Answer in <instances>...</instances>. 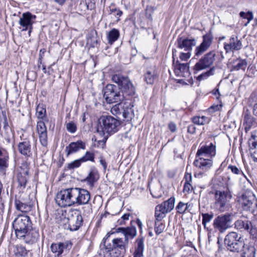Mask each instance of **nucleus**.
<instances>
[{
  "label": "nucleus",
  "mask_w": 257,
  "mask_h": 257,
  "mask_svg": "<svg viewBox=\"0 0 257 257\" xmlns=\"http://www.w3.org/2000/svg\"><path fill=\"white\" fill-rule=\"evenodd\" d=\"M213 214L212 213H203L202 214V224L205 225L206 223H209L210 221L213 218Z\"/></svg>",
  "instance_id": "nucleus-47"
},
{
  "label": "nucleus",
  "mask_w": 257,
  "mask_h": 257,
  "mask_svg": "<svg viewBox=\"0 0 257 257\" xmlns=\"http://www.w3.org/2000/svg\"><path fill=\"white\" fill-rule=\"evenodd\" d=\"M118 103L113 106L111 108V112L113 115H116L121 113L119 106L121 105L120 102H117Z\"/></svg>",
  "instance_id": "nucleus-53"
},
{
  "label": "nucleus",
  "mask_w": 257,
  "mask_h": 257,
  "mask_svg": "<svg viewBox=\"0 0 257 257\" xmlns=\"http://www.w3.org/2000/svg\"><path fill=\"white\" fill-rule=\"evenodd\" d=\"M29 229H27V232L24 237L26 243L32 244L37 240L39 237L38 230L32 226H27Z\"/></svg>",
  "instance_id": "nucleus-22"
},
{
  "label": "nucleus",
  "mask_w": 257,
  "mask_h": 257,
  "mask_svg": "<svg viewBox=\"0 0 257 257\" xmlns=\"http://www.w3.org/2000/svg\"><path fill=\"white\" fill-rule=\"evenodd\" d=\"M30 218L27 215H19L13 221L12 225H29Z\"/></svg>",
  "instance_id": "nucleus-30"
},
{
  "label": "nucleus",
  "mask_w": 257,
  "mask_h": 257,
  "mask_svg": "<svg viewBox=\"0 0 257 257\" xmlns=\"http://www.w3.org/2000/svg\"><path fill=\"white\" fill-rule=\"evenodd\" d=\"M37 129L41 144L43 146H46L47 145V131L45 123L42 120L38 121Z\"/></svg>",
  "instance_id": "nucleus-20"
},
{
  "label": "nucleus",
  "mask_w": 257,
  "mask_h": 257,
  "mask_svg": "<svg viewBox=\"0 0 257 257\" xmlns=\"http://www.w3.org/2000/svg\"><path fill=\"white\" fill-rule=\"evenodd\" d=\"M192 189V186L190 183L185 182L184 185L183 192L184 193H189Z\"/></svg>",
  "instance_id": "nucleus-57"
},
{
  "label": "nucleus",
  "mask_w": 257,
  "mask_h": 257,
  "mask_svg": "<svg viewBox=\"0 0 257 257\" xmlns=\"http://www.w3.org/2000/svg\"><path fill=\"white\" fill-rule=\"evenodd\" d=\"M99 178L97 171L94 169H91L87 176L83 180V182H85L90 188H92Z\"/></svg>",
  "instance_id": "nucleus-23"
},
{
  "label": "nucleus",
  "mask_w": 257,
  "mask_h": 257,
  "mask_svg": "<svg viewBox=\"0 0 257 257\" xmlns=\"http://www.w3.org/2000/svg\"><path fill=\"white\" fill-rule=\"evenodd\" d=\"M176 69L180 71L186 72L188 70V67L186 63H180L178 61L176 62Z\"/></svg>",
  "instance_id": "nucleus-48"
},
{
  "label": "nucleus",
  "mask_w": 257,
  "mask_h": 257,
  "mask_svg": "<svg viewBox=\"0 0 257 257\" xmlns=\"http://www.w3.org/2000/svg\"><path fill=\"white\" fill-rule=\"evenodd\" d=\"M165 229V226H156L155 227V231L157 235L160 234L162 233Z\"/></svg>",
  "instance_id": "nucleus-60"
},
{
  "label": "nucleus",
  "mask_w": 257,
  "mask_h": 257,
  "mask_svg": "<svg viewBox=\"0 0 257 257\" xmlns=\"http://www.w3.org/2000/svg\"><path fill=\"white\" fill-rule=\"evenodd\" d=\"M35 19L36 16L30 12L23 13L19 21V24L22 27V31L29 30V32L30 33Z\"/></svg>",
  "instance_id": "nucleus-15"
},
{
  "label": "nucleus",
  "mask_w": 257,
  "mask_h": 257,
  "mask_svg": "<svg viewBox=\"0 0 257 257\" xmlns=\"http://www.w3.org/2000/svg\"><path fill=\"white\" fill-rule=\"evenodd\" d=\"M112 80L118 84H107L103 89V96L108 103L121 102L128 99L130 96L135 93V88L126 76L115 74L112 77Z\"/></svg>",
  "instance_id": "nucleus-1"
},
{
  "label": "nucleus",
  "mask_w": 257,
  "mask_h": 257,
  "mask_svg": "<svg viewBox=\"0 0 257 257\" xmlns=\"http://www.w3.org/2000/svg\"><path fill=\"white\" fill-rule=\"evenodd\" d=\"M213 37L211 34L208 33L203 36V41L195 50V56L199 57L206 52L213 42Z\"/></svg>",
  "instance_id": "nucleus-14"
},
{
  "label": "nucleus",
  "mask_w": 257,
  "mask_h": 257,
  "mask_svg": "<svg viewBox=\"0 0 257 257\" xmlns=\"http://www.w3.org/2000/svg\"><path fill=\"white\" fill-rule=\"evenodd\" d=\"M155 76L154 74H153L151 71H148L145 74L144 78L145 81L148 84H153L154 80H155Z\"/></svg>",
  "instance_id": "nucleus-44"
},
{
  "label": "nucleus",
  "mask_w": 257,
  "mask_h": 257,
  "mask_svg": "<svg viewBox=\"0 0 257 257\" xmlns=\"http://www.w3.org/2000/svg\"><path fill=\"white\" fill-rule=\"evenodd\" d=\"M79 227L80 226H67L65 229L70 231H76L79 229Z\"/></svg>",
  "instance_id": "nucleus-64"
},
{
  "label": "nucleus",
  "mask_w": 257,
  "mask_h": 257,
  "mask_svg": "<svg viewBox=\"0 0 257 257\" xmlns=\"http://www.w3.org/2000/svg\"><path fill=\"white\" fill-rule=\"evenodd\" d=\"M17 237H25L29 227L27 226H12Z\"/></svg>",
  "instance_id": "nucleus-32"
},
{
  "label": "nucleus",
  "mask_w": 257,
  "mask_h": 257,
  "mask_svg": "<svg viewBox=\"0 0 257 257\" xmlns=\"http://www.w3.org/2000/svg\"><path fill=\"white\" fill-rule=\"evenodd\" d=\"M243 47L241 39L235 35H232L228 41L224 43V49L226 53L241 50Z\"/></svg>",
  "instance_id": "nucleus-13"
},
{
  "label": "nucleus",
  "mask_w": 257,
  "mask_h": 257,
  "mask_svg": "<svg viewBox=\"0 0 257 257\" xmlns=\"http://www.w3.org/2000/svg\"><path fill=\"white\" fill-rule=\"evenodd\" d=\"M130 215V214H124L120 219L118 220V221L120 225H122V224H125L126 221L129 219V217Z\"/></svg>",
  "instance_id": "nucleus-56"
},
{
  "label": "nucleus",
  "mask_w": 257,
  "mask_h": 257,
  "mask_svg": "<svg viewBox=\"0 0 257 257\" xmlns=\"http://www.w3.org/2000/svg\"><path fill=\"white\" fill-rule=\"evenodd\" d=\"M72 197L73 206L81 205L88 204L90 199V194L86 189L72 188Z\"/></svg>",
  "instance_id": "nucleus-7"
},
{
  "label": "nucleus",
  "mask_w": 257,
  "mask_h": 257,
  "mask_svg": "<svg viewBox=\"0 0 257 257\" xmlns=\"http://www.w3.org/2000/svg\"><path fill=\"white\" fill-rule=\"evenodd\" d=\"M46 110L42 105H38L36 108V115L38 118L43 119L46 115Z\"/></svg>",
  "instance_id": "nucleus-40"
},
{
  "label": "nucleus",
  "mask_w": 257,
  "mask_h": 257,
  "mask_svg": "<svg viewBox=\"0 0 257 257\" xmlns=\"http://www.w3.org/2000/svg\"><path fill=\"white\" fill-rule=\"evenodd\" d=\"M85 149V144L81 140L76 142H71L65 148L66 156L68 157L70 154L75 153L80 149L84 150Z\"/></svg>",
  "instance_id": "nucleus-21"
},
{
  "label": "nucleus",
  "mask_w": 257,
  "mask_h": 257,
  "mask_svg": "<svg viewBox=\"0 0 257 257\" xmlns=\"http://www.w3.org/2000/svg\"><path fill=\"white\" fill-rule=\"evenodd\" d=\"M221 226H204V228L208 231V237L210 240L211 237L215 236L218 229Z\"/></svg>",
  "instance_id": "nucleus-36"
},
{
  "label": "nucleus",
  "mask_w": 257,
  "mask_h": 257,
  "mask_svg": "<svg viewBox=\"0 0 257 257\" xmlns=\"http://www.w3.org/2000/svg\"><path fill=\"white\" fill-rule=\"evenodd\" d=\"M212 160L211 159L197 156L193 163L195 166L204 171L209 170L212 167Z\"/></svg>",
  "instance_id": "nucleus-18"
},
{
  "label": "nucleus",
  "mask_w": 257,
  "mask_h": 257,
  "mask_svg": "<svg viewBox=\"0 0 257 257\" xmlns=\"http://www.w3.org/2000/svg\"><path fill=\"white\" fill-rule=\"evenodd\" d=\"M60 243L63 250L64 249L70 250L72 247V243L71 241L67 240L64 242H60Z\"/></svg>",
  "instance_id": "nucleus-55"
},
{
  "label": "nucleus",
  "mask_w": 257,
  "mask_h": 257,
  "mask_svg": "<svg viewBox=\"0 0 257 257\" xmlns=\"http://www.w3.org/2000/svg\"><path fill=\"white\" fill-rule=\"evenodd\" d=\"M51 250L55 254V256L59 257L64 251L60 242L53 243L50 246Z\"/></svg>",
  "instance_id": "nucleus-33"
},
{
  "label": "nucleus",
  "mask_w": 257,
  "mask_h": 257,
  "mask_svg": "<svg viewBox=\"0 0 257 257\" xmlns=\"http://www.w3.org/2000/svg\"><path fill=\"white\" fill-rule=\"evenodd\" d=\"M15 204L16 209L22 212H28L31 210L32 207V205L31 204H27L25 202H23L19 200H16Z\"/></svg>",
  "instance_id": "nucleus-27"
},
{
  "label": "nucleus",
  "mask_w": 257,
  "mask_h": 257,
  "mask_svg": "<svg viewBox=\"0 0 257 257\" xmlns=\"http://www.w3.org/2000/svg\"><path fill=\"white\" fill-rule=\"evenodd\" d=\"M232 198L229 190L216 191L215 193V207L220 211H224L229 207V202Z\"/></svg>",
  "instance_id": "nucleus-6"
},
{
  "label": "nucleus",
  "mask_w": 257,
  "mask_h": 257,
  "mask_svg": "<svg viewBox=\"0 0 257 257\" xmlns=\"http://www.w3.org/2000/svg\"><path fill=\"white\" fill-rule=\"evenodd\" d=\"M29 250L22 245H17L15 247L14 252L17 256L25 257L27 256Z\"/></svg>",
  "instance_id": "nucleus-34"
},
{
  "label": "nucleus",
  "mask_w": 257,
  "mask_h": 257,
  "mask_svg": "<svg viewBox=\"0 0 257 257\" xmlns=\"http://www.w3.org/2000/svg\"><path fill=\"white\" fill-rule=\"evenodd\" d=\"M233 218V215L229 214L218 216L214 220L213 225H228L231 223Z\"/></svg>",
  "instance_id": "nucleus-24"
},
{
  "label": "nucleus",
  "mask_w": 257,
  "mask_h": 257,
  "mask_svg": "<svg viewBox=\"0 0 257 257\" xmlns=\"http://www.w3.org/2000/svg\"><path fill=\"white\" fill-rule=\"evenodd\" d=\"M224 243L229 250L234 252H240L246 245L241 235L234 232H230L226 236Z\"/></svg>",
  "instance_id": "nucleus-5"
},
{
  "label": "nucleus",
  "mask_w": 257,
  "mask_h": 257,
  "mask_svg": "<svg viewBox=\"0 0 257 257\" xmlns=\"http://www.w3.org/2000/svg\"><path fill=\"white\" fill-rule=\"evenodd\" d=\"M87 8L88 10H92L95 8V3L92 2V0H84Z\"/></svg>",
  "instance_id": "nucleus-58"
},
{
  "label": "nucleus",
  "mask_w": 257,
  "mask_h": 257,
  "mask_svg": "<svg viewBox=\"0 0 257 257\" xmlns=\"http://www.w3.org/2000/svg\"><path fill=\"white\" fill-rule=\"evenodd\" d=\"M97 132L102 135H111L116 133L119 128L120 122L110 115L102 116L99 119Z\"/></svg>",
  "instance_id": "nucleus-3"
},
{
  "label": "nucleus",
  "mask_w": 257,
  "mask_h": 257,
  "mask_svg": "<svg viewBox=\"0 0 257 257\" xmlns=\"http://www.w3.org/2000/svg\"><path fill=\"white\" fill-rule=\"evenodd\" d=\"M82 162L87 161L94 162V153L87 151L86 152L84 156L80 158Z\"/></svg>",
  "instance_id": "nucleus-42"
},
{
  "label": "nucleus",
  "mask_w": 257,
  "mask_h": 257,
  "mask_svg": "<svg viewBox=\"0 0 257 257\" xmlns=\"http://www.w3.org/2000/svg\"><path fill=\"white\" fill-rule=\"evenodd\" d=\"M251 157L253 158L254 161H257V149L250 151Z\"/></svg>",
  "instance_id": "nucleus-63"
},
{
  "label": "nucleus",
  "mask_w": 257,
  "mask_h": 257,
  "mask_svg": "<svg viewBox=\"0 0 257 257\" xmlns=\"http://www.w3.org/2000/svg\"><path fill=\"white\" fill-rule=\"evenodd\" d=\"M239 15L241 18L247 19L248 20L247 23H249L250 21L253 19V15L252 12H248L247 13L244 12H241Z\"/></svg>",
  "instance_id": "nucleus-49"
},
{
  "label": "nucleus",
  "mask_w": 257,
  "mask_h": 257,
  "mask_svg": "<svg viewBox=\"0 0 257 257\" xmlns=\"http://www.w3.org/2000/svg\"><path fill=\"white\" fill-rule=\"evenodd\" d=\"M243 117L242 125L245 133H247L252 127L255 126V119L252 116L248 109L244 110Z\"/></svg>",
  "instance_id": "nucleus-17"
},
{
  "label": "nucleus",
  "mask_w": 257,
  "mask_h": 257,
  "mask_svg": "<svg viewBox=\"0 0 257 257\" xmlns=\"http://www.w3.org/2000/svg\"><path fill=\"white\" fill-rule=\"evenodd\" d=\"M83 222V218L81 215H78L76 216V225H81Z\"/></svg>",
  "instance_id": "nucleus-62"
},
{
  "label": "nucleus",
  "mask_w": 257,
  "mask_h": 257,
  "mask_svg": "<svg viewBox=\"0 0 257 257\" xmlns=\"http://www.w3.org/2000/svg\"><path fill=\"white\" fill-rule=\"evenodd\" d=\"M175 200L174 197H171L162 203L156 206L155 215L156 221L162 220L167 213L171 212L173 209Z\"/></svg>",
  "instance_id": "nucleus-8"
},
{
  "label": "nucleus",
  "mask_w": 257,
  "mask_h": 257,
  "mask_svg": "<svg viewBox=\"0 0 257 257\" xmlns=\"http://www.w3.org/2000/svg\"><path fill=\"white\" fill-rule=\"evenodd\" d=\"M82 163L83 162L81 161V159L74 160L68 164L67 168L71 170L78 168L81 165Z\"/></svg>",
  "instance_id": "nucleus-46"
},
{
  "label": "nucleus",
  "mask_w": 257,
  "mask_h": 257,
  "mask_svg": "<svg viewBox=\"0 0 257 257\" xmlns=\"http://www.w3.org/2000/svg\"><path fill=\"white\" fill-rule=\"evenodd\" d=\"M240 257H255L256 249L253 245L246 244L240 252Z\"/></svg>",
  "instance_id": "nucleus-25"
},
{
  "label": "nucleus",
  "mask_w": 257,
  "mask_h": 257,
  "mask_svg": "<svg viewBox=\"0 0 257 257\" xmlns=\"http://www.w3.org/2000/svg\"><path fill=\"white\" fill-rule=\"evenodd\" d=\"M228 169L230 170L231 172L235 175H241L245 177V175L242 170L235 166L229 165Z\"/></svg>",
  "instance_id": "nucleus-45"
},
{
  "label": "nucleus",
  "mask_w": 257,
  "mask_h": 257,
  "mask_svg": "<svg viewBox=\"0 0 257 257\" xmlns=\"http://www.w3.org/2000/svg\"><path fill=\"white\" fill-rule=\"evenodd\" d=\"M190 204L188 203H185L182 202H180L176 207V210L177 212L180 213H184L186 210L188 209Z\"/></svg>",
  "instance_id": "nucleus-43"
},
{
  "label": "nucleus",
  "mask_w": 257,
  "mask_h": 257,
  "mask_svg": "<svg viewBox=\"0 0 257 257\" xmlns=\"http://www.w3.org/2000/svg\"><path fill=\"white\" fill-rule=\"evenodd\" d=\"M191 53L186 51V52H181L179 56V58L181 61H187L191 57Z\"/></svg>",
  "instance_id": "nucleus-52"
},
{
  "label": "nucleus",
  "mask_w": 257,
  "mask_h": 257,
  "mask_svg": "<svg viewBox=\"0 0 257 257\" xmlns=\"http://www.w3.org/2000/svg\"><path fill=\"white\" fill-rule=\"evenodd\" d=\"M109 14H114V15L117 18V21L119 20V18L122 15V12L119 9H117L116 8H111L110 7L109 8Z\"/></svg>",
  "instance_id": "nucleus-51"
},
{
  "label": "nucleus",
  "mask_w": 257,
  "mask_h": 257,
  "mask_svg": "<svg viewBox=\"0 0 257 257\" xmlns=\"http://www.w3.org/2000/svg\"><path fill=\"white\" fill-rule=\"evenodd\" d=\"M9 156L7 153L0 156V171L3 170L8 167Z\"/></svg>",
  "instance_id": "nucleus-37"
},
{
  "label": "nucleus",
  "mask_w": 257,
  "mask_h": 257,
  "mask_svg": "<svg viewBox=\"0 0 257 257\" xmlns=\"http://www.w3.org/2000/svg\"><path fill=\"white\" fill-rule=\"evenodd\" d=\"M216 155V146L212 143L208 145H205L201 146L197 151V156L203 157L211 159Z\"/></svg>",
  "instance_id": "nucleus-16"
},
{
  "label": "nucleus",
  "mask_w": 257,
  "mask_h": 257,
  "mask_svg": "<svg viewBox=\"0 0 257 257\" xmlns=\"http://www.w3.org/2000/svg\"><path fill=\"white\" fill-rule=\"evenodd\" d=\"M191 119L194 124L197 125H204L208 123L210 121V119L205 116H195Z\"/></svg>",
  "instance_id": "nucleus-35"
},
{
  "label": "nucleus",
  "mask_w": 257,
  "mask_h": 257,
  "mask_svg": "<svg viewBox=\"0 0 257 257\" xmlns=\"http://www.w3.org/2000/svg\"><path fill=\"white\" fill-rule=\"evenodd\" d=\"M114 216L106 212L103 214L101 215L98 217L97 220L96 225L111 223V221L114 219Z\"/></svg>",
  "instance_id": "nucleus-28"
},
{
  "label": "nucleus",
  "mask_w": 257,
  "mask_h": 257,
  "mask_svg": "<svg viewBox=\"0 0 257 257\" xmlns=\"http://www.w3.org/2000/svg\"><path fill=\"white\" fill-rule=\"evenodd\" d=\"M119 37V32L117 29H112L107 34V39L108 43L112 45L116 41Z\"/></svg>",
  "instance_id": "nucleus-31"
},
{
  "label": "nucleus",
  "mask_w": 257,
  "mask_h": 257,
  "mask_svg": "<svg viewBox=\"0 0 257 257\" xmlns=\"http://www.w3.org/2000/svg\"><path fill=\"white\" fill-rule=\"evenodd\" d=\"M144 238H140L136 240V246L134 253V257H142L144 248Z\"/></svg>",
  "instance_id": "nucleus-26"
},
{
  "label": "nucleus",
  "mask_w": 257,
  "mask_h": 257,
  "mask_svg": "<svg viewBox=\"0 0 257 257\" xmlns=\"http://www.w3.org/2000/svg\"><path fill=\"white\" fill-rule=\"evenodd\" d=\"M28 170H23V172H20L18 174V182L19 185L25 188L26 183L28 179Z\"/></svg>",
  "instance_id": "nucleus-29"
},
{
  "label": "nucleus",
  "mask_w": 257,
  "mask_h": 257,
  "mask_svg": "<svg viewBox=\"0 0 257 257\" xmlns=\"http://www.w3.org/2000/svg\"><path fill=\"white\" fill-rule=\"evenodd\" d=\"M224 243L229 250L234 252H240L246 245L241 235L234 232H230L226 236Z\"/></svg>",
  "instance_id": "nucleus-4"
},
{
  "label": "nucleus",
  "mask_w": 257,
  "mask_h": 257,
  "mask_svg": "<svg viewBox=\"0 0 257 257\" xmlns=\"http://www.w3.org/2000/svg\"><path fill=\"white\" fill-rule=\"evenodd\" d=\"M215 53L213 51L208 52L196 63L194 66V69L200 71L209 68L215 61Z\"/></svg>",
  "instance_id": "nucleus-12"
},
{
  "label": "nucleus",
  "mask_w": 257,
  "mask_h": 257,
  "mask_svg": "<svg viewBox=\"0 0 257 257\" xmlns=\"http://www.w3.org/2000/svg\"><path fill=\"white\" fill-rule=\"evenodd\" d=\"M196 127L194 124H190L188 126L187 132L188 133L194 134L195 133Z\"/></svg>",
  "instance_id": "nucleus-59"
},
{
  "label": "nucleus",
  "mask_w": 257,
  "mask_h": 257,
  "mask_svg": "<svg viewBox=\"0 0 257 257\" xmlns=\"http://www.w3.org/2000/svg\"><path fill=\"white\" fill-rule=\"evenodd\" d=\"M177 43L178 48L184 49L185 51L191 52L192 47L196 45V41L195 39L179 37L177 39Z\"/></svg>",
  "instance_id": "nucleus-19"
},
{
  "label": "nucleus",
  "mask_w": 257,
  "mask_h": 257,
  "mask_svg": "<svg viewBox=\"0 0 257 257\" xmlns=\"http://www.w3.org/2000/svg\"><path fill=\"white\" fill-rule=\"evenodd\" d=\"M169 129L171 132L174 133L176 131V125L175 123L171 122L168 124Z\"/></svg>",
  "instance_id": "nucleus-61"
},
{
  "label": "nucleus",
  "mask_w": 257,
  "mask_h": 257,
  "mask_svg": "<svg viewBox=\"0 0 257 257\" xmlns=\"http://www.w3.org/2000/svg\"><path fill=\"white\" fill-rule=\"evenodd\" d=\"M214 71L215 67H211L208 71L199 75L197 78V80L201 81L202 80L207 79L210 76L213 75L214 74Z\"/></svg>",
  "instance_id": "nucleus-38"
},
{
  "label": "nucleus",
  "mask_w": 257,
  "mask_h": 257,
  "mask_svg": "<svg viewBox=\"0 0 257 257\" xmlns=\"http://www.w3.org/2000/svg\"><path fill=\"white\" fill-rule=\"evenodd\" d=\"M55 200L61 207L73 206L72 188L61 190L57 194Z\"/></svg>",
  "instance_id": "nucleus-11"
},
{
  "label": "nucleus",
  "mask_w": 257,
  "mask_h": 257,
  "mask_svg": "<svg viewBox=\"0 0 257 257\" xmlns=\"http://www.w3.org/2000/svg\"><path fill=\"white\" fill-rule=\"evenodd\" d=\"M116 232H121L124 236L116 237L112 239V244L108 243L106 239L103 238L100 244L101 249L104 253V257H119L123 254L126 251L129 238H133L137 234L136 229L133 226L126 228H118Z\"/></svg>",
  "instance_id": "nucleus-2"
},
{
  "label": "nucleus",
  "mask_w": 257,
  "mask_h": 257,
  "mask_svg": "<svg viewBox=\"0 0 257 257\" xmlns=\"http://www.w3.org/2000/svg\"><path fill=\"white\" fill-rule=\"evenodd\" d=\"M247 66L246 61L244 59H239L236 61V64L233 65V69L239 70L240 69L244 70Z\"/></svg>",
  "instance_id": "nucleus-39"
},
{
  "label": "nucleus",
  "mask_w": 257,
  "mask_h": 257,
  "mask_svg": "<svg viewBox=\"0 0 257 257\" xmlns=\"http://www.w3.org/2000/svg\"><path fill=\"white\" fill-rule=\"evenodd\" d=\"M122 113V116L126 121H130L132 120L133 116V112L131 108L123 109Z\"/></svg>",
  "instance_id": "nucleus-41"
},
{
  "label": "nucleus",
  "mask_w": 257,
  "mask_h": 257,
  "mask_svg": "<svg viewBox=\"0 0 257 257\" xmlns=\"http://www.w3.org/2000/svg\"><path fill=\"white\" fill-rule=\"evenodd\" d=\"M238 201L244 210L252 212L257 207V199L252 193L242 195Z\"/></svg>",
  "instance_id": "nucleus-10"
},
{
  "label": "nucleus",
  "mask_w": 257,
  "mask_h": 257,
  "mask_svg": "<svg viewBox=\"0 0 257 257\" xmlns=\"http://www.w3.org/2000/svg\"><path fill=\"white\" fill-rule=\"evenodd\" d=\"M67 130L71 133H74L76 131V124L73 121H71L66 124Z\"/></svg>",
  "instance_id": "nucleus-50"
},
{
  "label": "nucleus",
  "mask_w": 257,
  "mask_h": 257,
  "mask_svg": "<svg viewBox=\"0 0 257 257\" xmlns=\"http://www.w3.org/2000/svg\"><path fill=\"white\" fill-rule=\"evenodd\" d=\"M31 140V136L25 133L20 137V142L18 145L19 152L27 158L31 157L33 155Z\"/></svg>",
  "instance_id": "nucleus-9"
},
{
  "label": "nucleus",
  "mask_w": 257,
  "mask_h": 257,
  "mask_svg": "<svg viewBox=\"0 0 257 257\" xmlns=\"http://www.w3.org/2000/svg\"><path fill=\"white\" fill-rule=\"evenodd\" d=\"M248 144L249 145V150H254L256 149L257 146V139H249L248 140Z\"/></svg>",
  "instance_id": "nucleus-54"
}]
</instances>
